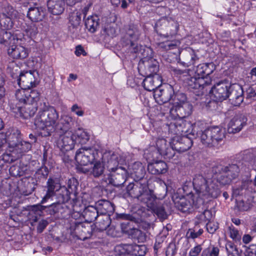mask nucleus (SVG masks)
<instances>
[{
  "label": "nucleus",
  "instance_id": "f257e3e1",
  "mask_svg": "<svg viewBox=\"0 0 256 256\" xmlns=\"http://www.w3.org/2000/svg\"><path fill=\"white\" fill-rule=\"evenodd\" d=\"M192 112V106L188 102L176 108H172L170 113L174 117H178V119L168 124V132L172 134H180L188 132L194 134H197L196 124H192L190 122L184 118L190 116Z\"/></svg>",
  "mask_w": 256,
  "mask_h": 256
},
{
  "label": "nucleus",
  "instance_id": "f03ea898",
  "mask_svg": "<svg viewBox=\"0 0 256 256\" xmlns=\"http://www.w3.org/2000/svg\"><path fill=\"white\" fill-rule=\"evenodd\" d=\"M58 118V113L54 107L46 105V102L40 103L34 124L38 128L43 130L44 136H47L54 132V126Z\"/></svg>",
  "mask_w": 256,
  "mask_h": 256
},
{
  "label": "nucleus",
  "instance_id": "7ed1b4c3",
  "mask_svg": "<svg viewBox=\"0 0 256 256\" xmlns=\"http://www.w3.org/2000/svg\"><path fill=\"white\" fill-rule=\"evenodd\" d=\"M193 186L198 198L204 200L209 198H216L220 194V188L213 179L206 178L202 175L195 176Z\"/></svg>",
  "mask_w": 256,
  "mask_h": 256
},
{
  "label": "nucleus",
  "instance_id": "20e7f679",
  "mask_svg": "<svg viewBox=\"0 0 256 256\" xmlns=\"http://www.w3.org/2000/svg\"><path fill=\"white\" fill-rule=\"evenodd\" d=\"M126 190L129 196L145 204L148 203L150 205L154 200V194L148 188L147 179L134 180V182L126 186Z\"/></svg>",
  "mask_w": 256,
  "mask_h": 256
},
{
  "label": "nucleus",
  "instance_id": "39448f33",
  "mask_svg": "<svg viewBox=\"0 0 256 256\" xmlns=\"http://www.w3.org/2000/svg\"><path fill=\"white\" fill-rule=\"evenodd\" d=\"M200 134L201 142L204 146L218 148L224 144L226 132L222 128L214 126L202 131Z\"/></svg>",
  "mask_w": 256,
  "mask_h": 256
},
{
  "label": "nucleus",
  "instance_id": "423d86ee",
  "mask_svg": "<svg viewBox=\"0 0 256 256\" xmlns=\"http://www.w3.org/2000/svg\"><path fill=\"white\" fill-rule=\"evenodd\" d=\"M192 195L180 197L177 195L173 196L175 207L182 212H190L194 208H199L204 206V201L202 199L194 200Z\"/></svg>",
  "mask_w": 256,
  "mask_h": 256
},
{
  "label": "nucleus",
  "instance_id": "0eeeda50",
  "mask_svg": "<svg viewBox=\"0 0 256 256\" xmlns=\"http://www.w3.org/2000/svg\"><path fill=\"white\" fill-rule=\"evenodd\" d=\"M140 34V30L134 24L129 25L126 30L122 42L124 46L129 47L132 52L137 53L140 50V46L136 43L138 40Z\"/></svg>",
  "mask_w": 256,
  "mask_h": 256
},
{
  "label": "nucleus",
  "instance_id": "6e6552de",
  "mask_svg": "<svg viewBox=\"0 0 256 256\" xmlns=\"http://www.w3.org/2000/svg\"><path fill=\"white\" fill-rule=\"evenodd\" d=\"M156 150H154V146H150L148 150L150 154H152L151 158L153 160L158 158L160 156H163L165 158L170 160L175 155V152L170 146V142L167 144L166 140L164 138H158L156 142ZM150 158V157L148 156Z\"/></svg>",
  "mask_w": 256,
  "mask_h": 256
},
{
  "label": "nucleus",
  "instance_id": "1a4fd4ad",
  "mask_svg": "<svg viewBox=\"0 0 256 256\" xmlns=\"http://www.w3.org/2000/svg\"><path fill=\"white\" fill-rule=\"evenodd\" d=\"M194 134H198V133L196 132ZM189 134L194 136L195 135L186 132L181 134H175L176 136L172 138L170 146H172L174 152L175 151L179 152H184L191 148L192 145V138L188 136Z\"/></svg>",
  "mask_w": 256,
  "mask_h": 256
},
{
  "label": "nucleus",
  "instance_id": "9d476101",
  "mask_svg": "<svg viewBox=\"0 0 256 256\" xmlns=\"http://www.w3.org/2000/svg\"><path fill=\"white\" fill-rule=\"evenodd\" d=\"M98 158V152L96 150L86 147L79 148L75 156L76 162L84 166L92 164Z\"/></svg>",
  "mask_w": 256,
  "mask_h": 256
},
{
  "label": "nucleus",
  "instance_id": "9b49d317",
  "mask_svg": "<svg viewBox=\"0 0 256 256\" xmlns=\"http://www.w3.org/2000/svg\"><path fill=\"white\" fill-rule=\"evenodd\" d=\"M156 31L159 36L167 38H171L176 33V26L170 22L165 18H162L156 22Z\"/></svg>",
  "mask_w": 256,
  "mask_h": 256
},
{
  "label": "nucleus",
  "instance_id": "f8f14e48",
  "mask_svg": "<svg viewBox=\"0 0 256 256\" xmlns=\"http://www.w3.org/2000/svg\"><path fill=\"white\" fill-rule=\"evenodd\" d=\"M139 72L142 76H152L158 74V62L152 58H144L138 64Z\"/></svg>",
  "mask_w": 256,
  "mask_h": 256
},
{
  "label": "nucleus",
  "instance_id": "ddd939ff",
  "mask_svg": "<svg viewBox=\"0 0 256 256\" xmlns=\"http://www.w3.org/2000/svg\"><path fill=\"white\" fill-rule=\"evenodd\" d=\"M102 158L109 172L116 170L118 168H123L119 165L122 164L124 160L118 154L110 152H105Z\"/></svg>",
  "mask_w": 256,
  "mask_h": 256
},
{
  "label": "nucleus",
  "instance_id": "4468645a",
  "mask_svg": "<svg viewBox=\"0 0 256 256\" xmlns=\"http://www.w3.org/2000/svg\"><path fill=\"white\" fill-rule=\"evenodd\" d=\"M142 248L136 244H122L117 246V254L116 256H142L145 254V251L142 250Z\"/></svg>",
  "mask_w": 256,
  "mask_h": 256
},
{
  "label": "nucleus",
  "instance_id": "2eb2a0df",
  "mask_svg": "<svg viewBox=\"0 0 256 256\" xmlns=\"http://www.w3.org/2000/svg\"><path fill=\"white\" fill-rule=\"evenodd\" d=\"M185 83L188 86L190 89L198 90V92L202 91L204 88L211 84V80H206L202 78H198L196 74L194 76H192L190 75L184 80Z\"/></svg>",
  "mask_w": 256,
  "mask_h": 256
},
{
  "label": "nucleus",
  "instance_id": "dca6fc26",
  "mask_svg": "<svg viewBox=\"0 0 256 256\" xmlns=\"http://www.w3.org/2000/svg\"><path fill=\"white\" fill-rule=\"evenodd\" d=\"M36 71H29L20 73L18 78V84L21 88L28 89L35 87L37 82L36 76H38Z\"/></svg>",
  "mask_w": 256,
  "mask_h": 256
},
{
  "label": "nucleus",
  "instance_id": "f3484780",
  "mask_svg": "<svg viewBox=\"0 0 256 256\" xmlns=\"http://www.w3.org/2000/svg\"><path fill=\"white\" fill-rule=\"evenodd\" d=\"M18 12L12 8H8V12H4L0 16V24L3 30H10L13 28L16 22L19 24L16 18Z\"/></svg>",
  "mask_w": 256,
  "mask_h": 256
},
{
  "label": "nucleus",
  "instance_id": "a211bd4d",
  "mask_svg": "<svg viewBox=\"0 0 256 256\" xmlns=\"http://www.w3.org/2000/svg\"><path fill=\"white\" fill-rule=\"evenodd\" d=\"M127 171L124 168H118L110 172L108 180L112 186L119 187L123 185L126 180Z\"/></svg>",
  "mask_w": 256,
  "mask_h": 256
},
{
  "label": "nucleus",
  "instance_id": "6ab92c4d",
  "mask_svg": "<svg viewBox=\"0 0 256 256\" xmlns=\"http://www.w3.org/2000/svg\"><path fill=\"white\" fill-rule=\"evenodd\" d=\"M230 87V84L228 82H218L212 88L210 92L216 100L221 102L228 98Z\"/></svg>",
  "mask_w": 256,
  "mask_h": 256
},
{
  "label": "nucleus",
  "instance_id": "aec40b11",
  "mask_svg": "<svg viewBox=\"0 0 256 256\" xmlns=\"http://www.w3.org/2000/svg\"><path fill=\"white\" fill-rule=\"evenodd\" d=\"M60 136L58 146L62 150H71L74 148L75 144H76V140L74 139L75 136L72 132H67Z\"/></svg>",
  "mask_w": 256,
  "mask_h": 256
},
{
  "label": "nucleus",
  "instance_id": "412c9836",
  "mask_svg": "<svg viewBox=\"0 0 256 256\" xmlns=\"http://www.w3.org/2000/svg\"><path fill=\"white\" fill-rule=\"evenodd\" d=\"M62 187L58 178L50 177L48 179L46 185L45 186L46 193L42 199V202H46L48 199L55 196L56 193Z\"/></svg>",
  "mask_w": 256,
  "mask_h": 256
},
{
  "label": "nucleus",
  "instance_id": "4be33fe9",
  "mask_svg": "<svg viewBox=\"0 0 256 256\" xmlns=\"http://www.w3.org/2000/svg\"><path fill=\"white\" fill-rule=\"evenodd\" d=\"M73 122L71 117L68 116H62L55 124L54 132H57L59 135H62L67 132H71L70 130Z\"/></svg>",
  "mask_w": 256,
  "mask_h": 256
},
{
  "label": "nucleus",
  "instance_id": "5701e85b",
  "mask_svg": "<svg viewBox=\"0 0 256 256\" xmlns=\"http://www.w3.org/2000/svg\"><path fill=\"white\" fill-rule=\"evenodd\" d=\"M228 93V98L234 106H240L243 102V90L240 85L238 84L230 85Z\"/></svg>",
  "mask_w": 256,
  "mask_h": 256
},
{
  "label": "nucleus",
  "instance_id": "b1692460",
  "mask_svg": "<svg viewBox=\"0 0 256 256\" xmlns=\"http://www.w3.org/2000/svg\"><path fill=\"white\" fill-rule=\"evenodd\" d=\"M198 60L194 51L190 48H186L180 53V62L184 66H192Z\"/></svg>",
  "mask_w": 256,
  "mask_h": 256
},
{
  "label": "nucleus",
  "instance_id": "393cba45",
  "mask_svg": "<svg viewBox=\"0 0 256 256\" xmlns=\"http://www.w3.org/2000/svg\"><path fill=\"white\" fill-rule=\"evenodd\" d=\"M37 103L26 102L22 106H16L12 109L15 112H20L21 116L26 119L33 116L37 110Z\"/></svg>",
  "mask_w": 256,
  "mask_h": 256
},
{
  "label": "nucleus",
  "instance_id": "a878e982",
  "mask_svg": "<svg viewBox=\"0 0 256 256\" xmlns=\"http://www.w3.org/2000/svg\"><path fill=\"white\" fill-rule=\"evenodd\" d=\"M18 130L10 134H0V154L2 151L4 144L8 142L10 147L15 148L19 142L20 138Z\"/></svg>",
  "mask_w": 256,
  "mask_h": 256
},
{
  "label": "nucleus",
  "instance_id": "bb28decb",
  "mask_svg": "<svg viewBox=\"0 0 256 256\" xmlns=\"http://www.w3.org/2000/svg\"><path fill=\"white\" fill-rule=\"evenodd\" d=\"M246 118L240 114L234 116L229 122L228 131L230 134H236L241 130L242 127L246 124Z\"/></svg>",
  "mask_w": 256,
  "mask_h": 256
},
{
  "label": "nucleus",
  "instance_id": "cd10ccee",
  "mask_svg": "<svg viewBox=\"0 0 256 256\" xmlns=\"http://www.w3.org/2000/svg\"><path fill=\"white\" fill-rule=\"evenodd\" d=\"M146 78L143 81V86L148 91L158 90L162 84V78L160 74L144 76Z\"/></svg>",
  "mask_w": 256,
  "mask_h": 256
},
{
  "label": "nucleus",
  "instance_id": "c85d7f7f",
  "mask_svg": "<svg viewBox=\"0 0 256 256\" xmlns=\"http://www.w3.org/2000/svg\"><path fill=\"white\" fill-rule=\"evenodd\" d=\"M174 94L173 88L171 86L165 88H159L154 92V96L156 100L159 102L166 103L170 102Z\"/></svg>",
  "mask_w": 256,
  "mask_h": 256
},
{
  "label": "nucleus",
  "instance_id": "c756f323",
  "mask_svg": "<svg viewBox=\"0 0 256 256\" xmlns=\"http://www.w3.org/2000/svg\"><path fill=\"white\" fill-rule=\"evenodd\" d=\"M146 206L150 208L153 212L160 220H164L168 218V211L169 208L166 204H156V196L154 194V200L152 202L151 204L148 203L146 204Z\"/></svg>",
  "mask_w": 256,
  "mask_h": 256
},
{
  "label": "nucleus",
  "instance_id": "7c9ffc66",
  "mask_svg": "<svg viewBox=\"0 0 256 256\" xmlns=\"http://www.w3.org/2000/svg\"><path fill=\"white\" fill-rule=\"evenodd\" d=\"M8 56L14 59H24L28 56V50L21 45L12 44L8 49Z\"/></svg>",
  "mask_w": 256,
  "mask_h": 256
},
{
  "label": "nucleus",
  "instance_id": "2f4dec72",
  "mask_svg": "<svg viewBox=\"0 0 256 256\" xmlns=\"http://www.w3.org/2000/svg\"><path fill=\"white\" fill-rule=\"evenodd\" d=\"M240 166V162H239L238 163H232L226 166H218L214 170V172H217V170H222L230 176V178L236 179L238 176Z\"/></svg>",
  "mask_w": 256,
  "mask_h": 256
},
{
  "label": "nucleus",
  "instance_id": "473e14b6",
  "mask_svg": "<svg viewBox=\"0 0 256 256\" xmlns=\"http://www.w3.org/2000/svg\"><path fill=\"white\" fill-rule=\"evenodd\" d=\"M214 69L215 66L212 62L200 64L196 66L195 74L198 78H202L206 80H210L207 76L210 74Z\"/></svg>",
  "mask_w": 256,
  "mask_h": 256
},
{
  "label": "nucleus",
  "instance_id": "72a5a7b5",
  "mask_svg": "<svg viewBox=\"0 0 256 256\" xmlns=\"http://www.w3.org/2000/svg\"><path fill=\"white\" fill-rule=\"evenodd\" d=\"M47 6L48 11L54 15L61 14L66 6L65 0H48Z\"/></svg>",
  "mask_w": 256,
  "mask_h": 256
},
{
  "label": "nucleus",
  "instance_id": "f704fd0d",
  "mask_svg": "<svg viewBox=\"0 0 256 256\" xmlns=\"http://www.w3.org/2000/svg\"><path fill=\"white\" fill-rule=\"evenodd\" d=\"M96 207L100 214L101 215L106 216L107 214H112L114 210V205L110 201L100 200L96 204Z\"/></svg>",
  "mask_w": 256,
  "mask_h": 256
},
{
  "label": "nucleus",
  "instance_id": "c9c22d12",
  "mask_svg": "<svg viewBox=\"0 0 256 256\" xmlns=\"http://www.w3.org/2000/svg\"><path fill=\"white\" fill-rule=\"evenodd\" d=\"M167 169L166 164L162 160L154 161L148 166V171L152 174H164L167 172Z\"/></svg>",
  "mask_w": 256,
  "mask_h": 256
},
{
  "label": "nucleus",
  "instance_id": "e433bc0d",
  "mask_svg": "<svg viewBox=\"0 0 256 256\" xmlns=\"http://www.w3.org/2000/svg\"><path fill=\"white\" fill-rule=\"evenodd\" d=\"M215 172V176L212 179L216 184H218V182L222 186L229 184L231 183L232 181L234 180L230 178L231 176L226 172L222 170H217V172Z\"/></svg>",
  "mask_w": 256,
  "mask_h": 256
},
{
  "label": "nucleus",
  "instance_id": "4c0bfd02",
  "mask_svg": "<svg viewBox=\"0 0 256 256\" xmlns=\"http://www.w3.org/2000/svg\"><path fill=\"white\" fill-rule=\"evenodd\" d=\"M82 215L85 220L90 223L94 222L100 214L96 206H88L84 210Z\"/></svg>",
  "mask_w": 256,
  "mask_h": 256
},
{
  "label": "nucleus",
  "instance_id": "58836bf2",
  "mask_svg": "<svg viewBox=\"0 0 256 256\" xmlns=\"http://www.w3.org/2000/svg\"><path fill=\"white\" fill-rule=\"evenodd\" d=\"M44 15V8L42 7L30 8L28 12V16L32 22L42 20Z\"/></svg>",
  "mask_w": 256,
  "mask_h": 256
},
{
  "label": "nucleus",
  "instance_id": "ea45409f",
  "mask_svg": "<svg viewBox=\"0 0 256 256\" xmlns=\"http://www.w3.org/2000/svg\"><path fill=\"white\" fill-rule=\"evenodd\" d=\"M71 192L66 186H62L56 193V203L62 205V204L68 202L70 199Z\"/></svg>",
  "mask_w": 256,
  "mask_h": 256
},
{
  "label": "nucleus",
  "instance_id": "a19ab883",
  "mask_svg": "<svg viewBox=\"0 0 256 256\" xmlns=\"http://www.w3.org/2000/svg\"><path fill=\"white\" fill-rule=\"evenodd\" d=\"M101 159L102 158L99 156V158L92 164L93 166L90 172L94 178H98L104 174V166L103 164L104 161L101 162Z\"/></svg>",
  "mask_w": 256,
  "mask_h": 256
},
{
  "label": "nucleus",
  "instance_id": "79ce46f5",
  "mask_svg": "<svg viewBox=\"0 0 256 256\" xmlns=\"http://www.w3.org/2000/svg\"><path fill=\"white\" fill-rule=\"evenodd\" d=\"M124 231L129 237L139 242H143L146 240L145 234L138 228H132L124 230Z\"/></svg>",
  "mask_w": 256,
  "mask_h": 256
},
{
  "label": "nucleus",
  "instance_id": "37998d69",
  "mask_svg": "<svg viewBox=\"0 0 256 256\" xmlns=\"http://www.w3.org/2000/svg\"><path fill=\"white\" fill-rule=\"evenodd\" d=\"M120 218L123 220H129L131 222H134L136 224H141L142 226L144 229H148L150 228L149 223L142 221L140 217L138 216L136 214H122Z\"/></svg>",
  "mask_w": 256,
  "mask_h": 256
},
{
  "label": "nucleus",
  "instance_id": "c03bdc74",
  "mask_svg": "<svg viewBox=\"0 0 256 256\" xmlns=\"http://www.w3.org/2000/svg\"><path fill=\"white\" fill-rule=\"evenodd\" d=\"M144 169L141 163L136 162L133 164L131 174L134 177V180L145 179L144 178Z\"/></svg>",
  "mask_w": 256,
  "mask_h": 256
},
{
  "label": "nucleus",
  "instance_id": "a18cd8bd",
  "mask_svg": "<svg viewBox=\"0 0 256 256\" xmlns=\"http://www.w3.org/2000/svg\"><path fill=\"white\" fill-rule=\"evenodd\" d=\"M210 217L211 212L208 210H204L202 213L196 216L194 220V225L199 226L200 227L204 228L206 222L210 219Z\"/></svg>",
  "mask_w": 256,
  "mask_h": 256
},
{
  "label": "nucleus",
  "instance_id": "49530a36",
  "mask_svg": "<svg viewBox=\"0 0 256 256\" xmlns=\"http://www.w3.org/2000/svg\"><path fill=\"white\" fill-rule=\"evenodd\" d=\"M188 102L185 94L182 92H176L173 94L170 102L173 105L172 108H176L177 106H180Z\"/></svg>",
  "mask_w": 256,
  "mask_h": 256
},
{
  "label": "nucleus",
  "instance_id": "de8ad7c7",
  "mask_svg": "<svg viewBox=\"0 0 256 256\" xmlns=\"http://www.w3.org/2000/svg\"><path fill=\"white\" fill-rule=\"evenodd\" d=\"M99 18L96 15L88 17L85 20V26L88 30L94 32L98 26Z\"/></svg>",
  "mask_w": 256,
  "mask_h": 256
},
{
  "label": "nucleus",
  "instance_id": "09e8293b",
  "mask_svg": "<svg viewBox=\"0 0 256 256\" xmlns=\"http://www.w3.org/2000/svg\"><path fill=\"white\" fill-rule=\"evenodd\" d=\"M74 134L75 136L74 139L76 140V143L84 144L90 140V135L82 129L78 128Z\"/></svg>",
  "mask_w": 256,
  "mask_h": 256
},
{
  "label": "nucleus",
  "instance_id": "8fccbe9b",
  "mask_svg": "<svg viewBox=\"0 0 256 256\" xmlns=\"http://www.w3.org/2000/svg\"><path fill=\"white\" fill-rule=\"evenodd\" d=\"M204 228L200 227L199 226L194 225V226L189 228L186 233V238L188 239L194 240L199 238L203 233Z\"/></svg>",
  "mask_w": 256,
  "mask_h": 256
},
{
  "label": "nucleus",
  "instance_id": "3c124183",
  "mask_svg": "<svg viewBox=\"0 0 256 256\" xmlns=\"http://www.w3.org/2000/svg\"><path fill=\"white\" fill-rule=\"evenodd\" d=\"M14 40V36L10 32L2 30L0 32V44L8 46Z\"/></svg>",
  "mask_w": 256,
  "mask_h": 256
},
{
  "label": "nucleus",
  "instance_id": "603ef678",
  "mask_svg": "<svg viewBox=\"0 0 256 256\" xmlns=\"http://www.w3.org/2000/svg\"><path fill=\"white\" fill-rule=\"evenodd\" d=\"M28 89L26 88H21L20 90H18L15 94L16 98L20 104H24L28 102Z\"/></svg>",
  "mask_w": 256,
  "mask_h": 256
},
{
  "label": "nucleus",
  "instance_id": "864d4df0",
  "mask_svg": "<svg viewBox=\"0 0 256 256\" xmlns=\"http://www.w3.org/2000/svg\"><path fill=\"white\" fill-rule=\"evenodd\" d=\"M7 72L13 78H18L19 75L22 73L19 66L14 61L9 62L8 65Z\"/></svg>",
  "mask_w": 256,
  "mask_h": 256
},
{
  "label": "nucleus",
  "instance_id": "5fc2aeb1",
  "mask_svg": "<svg viewBox=\"0 0 256 256\" xmlns=\"http://www.w3.org/2000/svg\"><path fill=\"white\" fill-rule=\"evenodd\" d=\"M100 220L96 223V226L100 231L106 230L110 224V220L108 216L101 215Z\"/></svg>",
  "mask_w": 256,
  "mask_h": 256
},
{
  "label": "nucleus",
  "instance_id": "6e6d98bb",
  "mask_svg": "<svg viewBox=\"0 0 256 256\" xmlns=\"http://www.w3.org/2000/svg\"><path fill=\"white\" fill-rule=\"evenodd\" d=\"M226 248L228 256H242V250L231 242L226 244Z\"/></svg>",
  "mask_w": 256,
  "mask_h": 256
},
{
  "label": "nucleus",
  "instance_id": "4d7b16f0",
  "mask_svg": "<svg viewBox=\"0 0 256 256\" xmlns=\"http://www.w3.org/2000/svg\"><path fill=\"white\" fill-rule=\"evenodd\" d=\"M238 156L245 162H248L251 166H252L256 162L254 154L249 150H246L240 152Z\"/></svg>",
  "mask_w": 256,
  "mask_h": 256
},
{
  "label": "nucleus",
  "instance_id": "13d9d810",
  "mask_svg": "<svg viewBox=\"0 0 256 256\" xmlns=\"http://www.w3.org/2000/svg\"><path fill=\"white\" fill-rule=\"evenodd\" d=\"M48 173L49 170L48 168L46 166H43L38 169L36 172L34 176L36 179L40 181L42 180H46L48 176Z\"/></svg>",
  "mask_w": 256,
  "mask_h": 256
},
{
  "label": "nucleus",
  "instance_id": "bf43d9fd",
  "mask_svg": "<svg viewBox=\"0 0 256 256\" xmlns=\"http://www.w3.org/2000/svg\"><path fill=\"white\" fill-rule=\"evenodd\" d=\"M20 27L30 36H34L38 33V28L34 24L32 23L30 25H26V23H22Z\"/></svg>",
  "mask_w": 256,
  "mask_h": 256
},
{
  "label": "nucleus",
  "instance_id": "052dcab7",
  "mask_svg": "<svg viewBox=\"0 0 256 256\" xmlns=\"http://www.w3.org/2000/svg\"><path fill=\"white\" fill-rule=\"evenodd\" d=\"M82 13L80 12H72L70 16V23L73 28H77L81 22Z\"/></svg>",
  "mask_w": 256,
  "mask_h": 256
},
{
  "label": "nucleus",
  "instance_id": "680f3d73",
  "mask_svg": "<svg viewBox=\"0 0 256 256\" xmlns=\"http://www.w3.org/2000/svg\"><path fill=\"white\" fill-rule=\"evenodd\" d=\"M89 228L84 226L82 223H78L76 225L74 230L76 234L82 236L81 238L84 240L86 238V233L88 232Z\"/></svg>",
  "mask_w": 256,
  "mask_h": 256
},
{
  "label": "nucleus",
  "instance_id": "e2e57ef3",
  "mask_svg": "<svg viewBox=\"0 0 256 256\" xmlns=\"http://www.w3.org/2000/svg\"><path fill=\"white\" fill-rule=\"evenodd\" d=\"M27 100L28 102L36 103L40 99V94L37 90H32L30 88H29Z\"/></svg>",
  "mask_w": 256,
  "mask_h": 256
},
{
  "label": "nucleus",
  "instance_id": "0e129e2a",
  "mask_svg": "<svg viewBox=\"0 0 256 256\" xmlns=\"http://www.w3.org/2000/svg\"><path fill=\"white\" fill-rule=\"evenodd\" d=\"M32 144L30 142L20 140L15 148L16 150H20V152H24L31 149Z\"/></svg>",
  "mask_w": 256,
  "mask_h": 256
},
{
  "label": "nucleus",
  "instance_id": "69168bd1",
  "mask_svg": "<svg viewBox=\"0 0 256 256\" xmlns=\"http://www.w3.org/2000/svg\"><path fill=\"white\" fill-rule=\"evenodd\" d=\"M250 208V203L243 200L236 201V209L240 212H244L248 210Z\"/></svg>",
  "mask_w": 256,
  "mask_h": 256
},
{
  "label": "nucleus",
  "instance_id": "338daca9",
  "mask_svg": "<svg viewBox=\"0 0 256 256\" xmlns=\"http://www.w3.org/2000/svg\"><path fill=\"white\" fill-rule=\"evenodd\" d=\"M62 206L56 202H54L46 208V212L50 215H54L58 212L60 208H62Z\"/></svg>",
  "mask_w": 256,
  "mask_h": 256
},
{
  "label": "nucleus",
  "instance_id": "774afa93",
  "mask_svg": "<svg viewBox=\"0 0 256 256\" xmlns=\"http://www.w3.org/2000/svg\"><path fill=\"white\" fill-rule=\"evenodd\" d=\"M230 237L235 241H238L240 240L241 236L239 232L233 226H228Z\"/></svg>",
  "mask_w": 256,
  "mask_h": 256
}]
</instances>
